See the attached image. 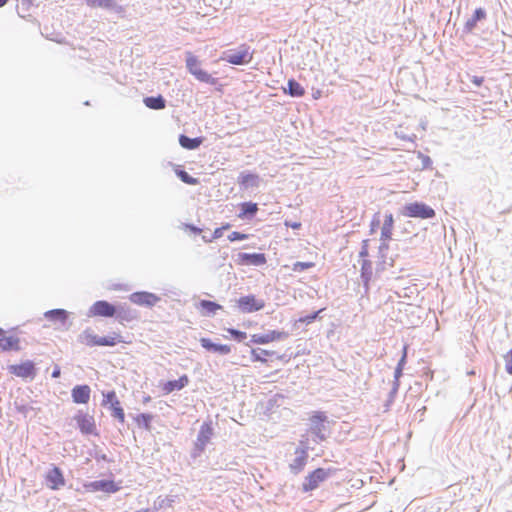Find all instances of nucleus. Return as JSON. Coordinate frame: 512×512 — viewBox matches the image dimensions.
<instances>
[{
  "label": "nucleus",
  "instance_id": "f3484780",
  "mask_svg": "<svg viewBox=\"0 0 512 512\" xmlns=\"http://www.w3.org/2000/svg\"><path fill=\"white\" fill-rule=\"evenodd\" d=\"M213 435V427L211 422H204L199 430L195 447L199 452L204 451L206 445L209 443Z\"/></svg>",
  "mask_w": 512,
  "mask_h": 512
},
{
  "label": "nucleus",
  "instance_id": "58836bf2",
  "mask_svg": "<svg viewBox=\"0 0 512 512\" xmlns=\"http://www.w3.org/2000/svg\"><path fill=\"white\" fill-rule=\"evenodd\" d=\"M201 346L208 351H215L216 344L213 343L209 338L200 339Z\"/></svg>",
  "mask_w": 512,
  "mask_h": 512
},
{
  "label": "nucleus",
  "instance_id": "4468645a",
  "mask_svg": "<svg viewBox=\"0 0 512 512\" xmlns=\"http://www.w3.org/2000/svg\"><path fill=\"white\" fill-rule=\"evenodd\" d=\"M47 487L51 490H59L65 485V478L61 469L53 466L45 475Z\"/></svg>",
  "mask_w": 512,
  "mask_h": 512
},
{
  "label": "nucleus",
  "instance_id": "bb28decb",
  "mask_svg": "<svg viewBox=\"0 0 512 512\" xmlns=\"http://www.w3.org/2000/svg\"><path fill=\"white\" fill-rule=\"evenodd\" d=\"M361 277L364 282L366 289L369 287L370 280L372 278V263L371 261L364 259L361 265Z\"/></svg>",
  "mask_w": 512,
  "mask_h": 512
},
{
  "label": "nucleus",
  "instance_id": "c9c22d12",
  "mask_svg": "<svg viewBox=\"0 0 512 512\" xmlns=\"http://www.w3.org/2000/svg\"><path fill=\"white\" fill-rule=\"evenodd\" d=\"M227 332L237 341H243L247 338L246 332L234 329V328H228Z\"/></svg>",
  "mask_w": 512,
  "mask_h": 512
},
{
  "label": "nucleus",
  "instance_id": "412c9836",
  "mask_svg": "<svg viewBox=\"0 0 512 512\" xmlns=\"http://www.w3.org/2000/svg\"><path fill=\"white\" fill-rule=\"evenodd\" d=\"M91 389L88 385H77L72 389L71 395L74 403L87 404L90 400Z\"/></svg>",
  "mask_w": 512,
  "mask_h": 512
},
{
  "label": "nucleus",
  "instance_id": "20e7f679",
  "mask_svg": "<svg viewBox=\"0 0 512 512\" xmlns=\"http://www.w3.org/2000/svg\"><path fill=\"white\" fill-rule=\"evenodd\" d=\"M254 52L247 44H241L236 50L230 51L224 58L232 65H246L253 59Z\"/></svg>",
  "mask_w": 512,
  "mask_h": 512
},
{
  "label": "nucleus",
  "instance_id": "49530a36",
  "mask_svg": "<svg viewBox=\"0 0 512 512\" xmlns=\"http://www.w3.org/2000/svg\"><path fill=\"white\" fill-rule=\"evenodd\" d=\"M222 235H223L222 229L220 227L216 228L213 232V239H218V238L222 237Z\"/></svg>",
  "mask_w": 512,
  "mask_h": 512
},
{
  "label": "nucleus",
  "instance_id": "c85d7f7f",
  "mask_svg": "<svg viewBox=\"0 0 512 512\" xmlns=\"http://www.w3.org/2000/svg\"><path fill=\"white\" fill-rule=\"evenodd\" d=\"M238 183L244 187L255 186L258 183V176L252 173H242L238 177Z\"/></svg>",
  "mask_w": 512,
  "mask_h": 512
},
{
  "label": "nucleus",
  "instance_id": "37998d69",
  "mask_svg": "<svg viewBox=\"0 0 512 512\" xmlns=\"http://www.w3.org/2000/svg\"><path fill=\"white\" fill-rule=\"evenodd\" d=\"M321 311H322V309L317 311V312H315V313H313V314H311V315H308V316H305L303 318H300L299 321L302 322V323H308V324L312 323L317 318L318 314Z\"/></svg>",
  "mask_w": 512,
  "mask_h": 512
},
{
  "label": "nucleus",
  "instance_id": "473e14b6",
  "mask_svg": "<svg viewBox=\"0 0 512 512\" xmlns=\"http://www.w3.org/2000/svg\"><path fill=\"white\" fill-rule=\"evenodd\" d=\"M152 419L153 416L151 414L142 413L138 415L135 420L139 425H143L145 429L149 430Z\"/></svg>",
  "mask_w": 512,
  "mask_h": 512
},
{
  "label": "nucleus",
  "instance_id": "9b49d317",
  "mask_svg": "<svg viewBox=\"0 0 512 512\" xmlns=\"http://www.w3.org/2000/svg\"><path fill=\"white\" fill-rule=\"evenodd\" d=\"M265 302L257 299L254 295L240 297L237 300V307L243 313H252L263 309Z\"/></svg>",
  "mask_w": 512,
  "mask_h": 512
},
{
  "label": "nucleus",
  "instance_id": "603ef678",
  "mask_svg": "<svg viewBox=\"0 0 512 512\" xmlns=\"http://www.w3.org/2000/svg\"><path fill=\"white\" fill-rule=\"evenodd\" d=\"M4 334V330L0 327V335Z\"/></svg>",
  "mask_w": 512,
  "mask_h": 512
},
{
  "label": "nucleus",
  "instance_id": "6ab92c4d",
  "mask_svg": "<svg viewBox=\"0 0 512 512\" xmlns=\"http://www.w3.org/2000/svg\"><path fill=\"white\" fill-rule=\"evenodd\" d=\"M296 458L290 463L289 468L292 473L299 474L306 466L308 459V452L305 448H298L295 451Z\"/></svg>",
  "mask_w": 512,
  "mask_h": 512
},
{
  "label": "nucleus",
  "instance_id": "f03ea898",
  "mask_svg": "<svg viewBox=\"0 0 512 512\" xmlns=\"http://www.w3.org/2000/svg\"><path fill=\"white\" fill-rule=\"evenodd\" d=\"M335 473V469L328 468H316L305 477L302 483V490L304 492H310L319 487L331 474Z\"/></svg>",
  "mask_w": 512,
  "mask_h": 512
},
{
  "label": "nucleus",
  "instance_id": "c756f323",
  "mask_svg": "<svg viewBox=\"0 0 512 512\" xmlns=\"http://www.w3.org/2000/svg\"><path fill=\"white\" fill-rule=\"evenodd\" d=\"M179 142H180V145L183 148L195 149V148L199 147V145L201 144V139H199V138H189V137H187L185 135H181L180 138H179Z\"/></svg>",
  "mask_w": 512,
  "mask_h": 512
},
{
  "label": "nucleus",
  "instance_id": "ddd939ff",
  "mask_svg": "<svg viewBox=\"0 0 512 512\" xmlns=\"http://www.w3.org/2000/svg\"><path fill=\"white\" fill-rule=\"evenodd\" d=\"M115 314V306L105 300L96 301L89 310V315L93 317H113Z\"/></svg>",
  "mask_w": 512,
  "mask_h": 512
},
{
  "label": "nucleus",
  "instance_id": "cd10ccee",
  "mask_svg": "<svg viewBox=\"0 0 512 512\" xmlns=\"http://www.w3.org/2000/svg\"><path fill=\"white\" fill-rule=\"evenodd\" d=\"M241 258L244 261H246L247 263H250L253 265H263L266 263V257L262 253H254V254L244 253L241 255Z\"/></svg>",
  "mask_w": 512,
  "mask_h": 512
},
{
  "label": "nucleus",
  "instance_id": "ea45409f",
  "mask_svg": "<svg viewBox=\"0 0 512 512\" xmlns=\"http://www.w3.org/2000/svg\"><path fill=\"white\" fill-rule=\"evenodd\" d=\"M247 238H248L247 234H243V233H240V232H237V231H234V232H232L231 234L228 235V240L230 242L245 240Z\"/></svg>",
  "mask_w": 512,
  "mask_h": 512
},
{
  "label": "nucleus",
  "instance_id": "6e6552de",
  "mask_svg": "<svg viewBox=\"0 0 512 512\" xmlns=\"http://www.w3.org/2000/svg\"><path fill=\"white\" fill-rule=\"evenodd\" d=\"M393 229H394V217L391 213H388L385 215L384 222L381 227V235H380L381 244L379 246V251L381 253L386 252L389 249L388 242L392 238Z\"/></svg>",
  "mask_w": 512,
  "mask_h": 512
},
{
  "label": "nucleus",
  "instance_id": "c03bdc74",
  "mask_svg": "<svg viewBox=\"0 0 512 512\" xmlns=\"http://www.w3.org/2000/svg\"><path fill=\"white\" fill-rule=\"evenodd\" d=\"M359 255L361 258H364V259H366L369 256L368 240L363 241Z\"/></svg>",
  "mask_w": 512,
  "mask_h": 512
},
{
  "label": "nucleus",
  "instance_id": "2f4dec72",
  "mask_svg": "<svg viewBox=\"0 0 512 512\" xmlns=\"http://www.w3.org/2000/svg\"><path fill=\"white\" fill-rule=\"evenodd\" d=\"M258 211V206L256 203L252 202H244L241 204V213L238 215L240 218H243L246 215L253 216Z\"/></svg>",
  "mask_w": 512,
  "mask_h": 512
},
{
  "label": "nucleus",
  "instance_id": "864d4df0",
  "mask_svg": "<svg viewBox=\"0 0 512 512\" xmlns=\"http://www.w3.org/2000/svg\"><path fill=\"white\" fill-rule=\"evenodd\" d=\"M318 96H319V92L314 95V98H318Z\"/></svg>",
  "mask_w": 512,
  "mask_h": 512
},
{
  "label": "nucleus",
  "instance_id": "8fccbe9b",
  "mask_svg": "<svg viewBox=\"0 0 512 512\" xmlns=\"http://www.w3.org/2000/svg\"><path fill=\"white\" fill-rule=\"evenodd\" d=\"M59 375H60V370L59 369L54 370L53 373H52V377H54V378L58 377Z\"/></svg>",
  "mask_w": 512,
  "mask_h": 512
},
{
  "label": "nucleus",
  "instance_id": "2eb2a0df",
  "mask_svg": "<svg viewBox=\"0 0 512 512\" xmlns=\"http://www.w3.org/2000/svg\"><path fill=\"white\" fill-rule=\"evenodd\" d=\"M129 299L136 305L146 307H152L156 305L160 300L157 295L146 291L134 292L129 296Z\"/></svg>",
  "mask_w": 512,
  "mask_h": 512
},
{
  "label": "nucleus",
  "instance_id": "a211bd4d",
  "mask_svg": "<svg viewBox=\"0 0 512 512\" xmlns=\"http://www.w3.org/2000/svg\"><path fill=\"white\" fill-rule=\"evenodd\" d=\"M9 372L21 378H33L35 375V367L33 362L25 361L20 364L9 366Z\"/></svg>",
  "mask_w": 512,
  "mask_h": 512
},
{
  "label": "nucleus",
  "instance_id": "4c0bfd02",
  "mask_svg": "<svg viewBox=\"0 0 512 512\" xmlns=\"http://www.w3.org/2000/svg\"><path fill=\"white\" fill-rule=\"evenodd\" d=\"M406 356H407V346H404V349H403V355L398 363V366L396 368V372H395V376L396 377H399L402 373V369H403V366L405 364V361H406Z\"/></svg>",
  "mask_w": 512,
  "mask_h": 512
},
{
  "label": "nucleus",
  "instance_id": "393cba45",
  "mask_svg": "<svg viewBox=\"0 0 512 512\" xmlns=\"http://www.w3.org/2000/svg\"><path fill=\"white\" fill-rule=\"evenodd\" d=\"M288 88L284 89V93L289 94L292 97H302L305 94L304 87L295 81L294 79H290L287 83Z\"/></svg>",
  "mask_w": 512,
  "mask_h": 512
},
{
  "label": "nucleus",
  "instance_id": "a18cd8bd",
  "mask_svg": "<svg viewBox=\"0 0 512 512\" xmlns=\"http://www.w3.org/2000/svg\"><path fill=\"white\" fill-rule=\"evenodd\" d=\"M472 83L476 86H481L484 82V78L481 76H473L471 79Z\"/></svg>",
  "mask_w": 512,
  "mask_h": 512
},
{
  "label": "nucleus",
  "instance_id": "79ce46f5",
  "mask_svg": "<svg viewBox=\"0 0 512 512\" xmlns=\"http://www.w3.org/2000/svg\"><path fill=\"white\" fill-rule=\"evenodd\" d=\"M219 354L227 355L231 352V346L227 344H216L215 351Z\"/></svg>",
  "mask_w": 512,
  "mask_h": 512
},
{
  "label": "nucleus",
  "instance_id": "b1692460",
  "mask_svg": "<svg viewBox=\"0 0 512 512\" xmlns=\"http://www.w3.org/2000/svg\"><path fill=\"white\" fill-rule=\"evenodd\" d=\"M44 316L49 321L65 324L68 318V313L64 309H54L45 312Z\"/></svg>",
  "mask_w": 512,
  "mask_h": 512
},
{
  "label": "nucleus",
  "instance_id": "f8f14e48",
  "mask_svg": "<svg viewBox=\"0 0 512 512\" xmlns=\"http://www.w3.org/2000/svg\"><path fill=\"white\" fill-rule=\"evenodd\" d=\"M84 488L88 492L102 491L108 494L116 493L121 489L120 485L113 480H97L85 483Z\"/></svg>",
  "mask_w": 512,
  "mask_h": 512
},
{
  "label": "nucleus",
  "instance_id": "09e8293b",
  "mask_svg": "<svg viewBox=\"0 0 512 512\" xmlns=\"http://www.w3.org/2000/svg\"><path fill=\"white\" fill-rule=\"evenodd\" d=\"M230 227H231V225L229 223H226V224H223L220 228L222 229V232H223L224 230H228Z\"/></svg>",
  "mask_w": 512,
  "mask_h": 512
},
{
  "label": "nucleus",
  "instance_id": "72a5a7b5",
  "mask_svg": "<svg viewBox=\"0 0 512 512\" xmlns=\"http://www.w3.org/2000/svg\"><path fill=\"white\" fill-rule=\"evenodd\" d=\"M177 175L178 177L186 184H189V185H196L199 183L198 179L197 178H194L192 176H190L186 171L184 170H178L177 171Z\"/></svg>",
  "mask_w": 512,
  "mask_h": 512
},
{
  "label": "nucleus",
  "instance_id": "a19ab883",
  "mask_svg": "<svg viewBox=\"0 0 512 512\" xmlns=\"http://www.w3.org/2000/svg\"><path fill=\"white\" fill-rule=\"evenodd\" d=\"M326 418L327 417L323 412H316L311 416L310 420L312 423L322 424L324 421H326Z\"/></svg>",
  "mask_w": 512,
  "mask_h": 512
},
{
  "label": "nucleus",
  "instance_id": "3c124183",
  "mask_svg": "<svg viewBox=\"0 0 512 512\" xmlns=\"http://www.w3.org/2000/svg\"><path fill=\"white\" fill-rule=\"evenodd\" d=\"M8 3V0H0V7L5 6Z\"/></svg>",
  "mask_w": 512,
  "mask_h": 512
},
{
  "label": "nucleus",
  "instance_id": "de8ad7c7",
  "mask_svg": "<svg viewBox=\"0 0 512 512\" xmlns=\"http://www.w3.org/2000/svg\"><path fill=\"white\" fill-rule=\"evenodd\" d=\"M285 225L290 226L293 229H299L301 227V223H299V222H295V223H291V224H289L288 222H285Z\"/></svg>",
  "mask_w": 512,
  "mask_h": 512
},
{
  "label": "nucleus",
  "instance_id": "39448f33",
  "mask_svg": "<svg viewBox=\"0 0 512 512\" xmlns=\"http://www.w3.org/2000/svg\"><path fill=\"white\" fill-rule=\"evenodd\" d=\"M74 421L76 422L77 428L82 434L94 436L99 435L96 421L93 415L83 411H78V413L74 416Z\"/></svg>",
  "mask_w": 512,
  "mask_h": 512
},
{
  "label": "nucleus",
  "instance_id": "dca6fc26",
  "mask_svg": "<svg viewBox=\"0 0 512 512\" xmlns=\"http://www.w3.org/2000/svg\"><path fill=\"white\" fill-rule=\"evenodd\" d=\"M21 339L16 334L0 335V353L21 350Z\"/></svg>",
  "mask_w": 512,
  "mask_h": 512
},
{
  "label": "nucleus",
  "instance_id": "e433bc0d",
  "mask_svg": "<svg viewBox=\"0 0 512 512\" xmlns=\"http://www.w3.org/2000/svg\"><path fill=\"white\" fill-rule=\"evenodd\" d=\"M505 370L508 374L512 375V349H510L505 355Z\"/></svg>",
  "mask_w": 512,
  "mask_h": 512
},
{
  "label": "nucleus",
  "instance_id": "7c9ffc66",
  "mask_svg": "<svg viewBox=\"0 0 512 512\" xmlns=\"http://www.w3.org/2000/svg\"><path fill=\"white\" fill-rule=\"evenodd\" d=\"M86 3L91 8L110 9L115 6L114 0H86Z\"/></svg>",
  "mask_w": 512,
  "mask_h": 512
},
{
  "label": "nucleus",
  "instance_id": "423d86ee",
  "mask_svg": "<svg viewBox=\"0 0 512 512\" xmlns=\"http://www.w3.org/2000/svg\"><path fill=\"white\" fill-rule=\"evenodd\" d=\"M403 215L412 218L428 219L435 216V211L424 203L414 202L404 207Z\"/></svg>",
  "mask_w": 512,
  "mask_h": 512
},
{
  "label": "nucleus",
  "instance_id": "f704fd0d",
  "mask_svg": "<svg viewBox=\"0 0 512 512\" xmlns=\"http://www.w3.org/2000/svg\"><path fill=\"white\" fill-rule=\"evenodd\" d=\"M314 266V262H295L292 266V270L294 272H302L304 270L313 268Z\"/></svg>",
  "mask_w": 512,
  "mask_h": 512
},
{
  "label": "nucleus",
  "instance_id": "9d476101",
  "mask_svg": "<svg viewBox=\"0 0 512 512\" xmlns=\"http://www.w3.org/2000/svg\"><path fill=\"white\" fill-rule=\"evenodd\" d=\"M250 357L253 362L266 363L269 359H276L281 362H288L284 354H277L273 350H267L262 348H252L250 351Z\"/></svg>",
  "mask_w": 512,
  "mask_h": 512
},
{
  "label": "nucleus",
  "instance_id": "aec40b11",
  "mask_svg": "<svg viewBox=\"0 0 512 512\" xmlns=\"http://www.w3.org/2000/svg\"><path fill=\"white\" fill-rule=\"evenodd\" d=\"M189 383V378L187 375H182L177 380H171L163 383L161 385V390L163 394L168 395L176 390H181L186 387Z\"/></svg>",
  "mask_w": 512,
  "mask_h": 512
},
{
  "label": "nucleus",
  "instance_id": "5701e85b",
  "mask_svg": "<svg viewBox=\"0 0 512 512\" xmlns=\"http://www.w3.org/2000/svg\"><path fill=\"white\" fill-rule=\"evenodd\" d=\"M486 18V12L483 8H477L473 15L471 16V18H469L465 25H464V29L467 33H471L474 28L476 27L477 25V22L478 21H481V20H484Z\"/></svg>",
  "mask_w": 512,
  "mask_h": 512
},
{
  "label": "nucleus",
  "instance_id": "4be33fe9",
  "mask_svg": "<svg viewBox=\"0 0 512 512\" xmlns=\"http://www.w3.org/2000/svg\"><path fill=\"white\" fill-rule=\"evenodd\" d=\"M196 307L199 310L200 314L203 316L214 315L216 314L217 311L222 309V306L220 304H217L216 302L209 300L199 301Z\"/></svg>",
  "mask_w": 512,
  "mask_h": 512
},
{
  "label": "nucleus",
  "instance_id": "0eeeda50",
  "mask_svg": "<svg viewBox=\"0 0 512 512\" xmlns=\"http://www.w3.org/2000/svg\"><path fill=\"white\" fill-rule=\"evenodd\" d=\"M102 405L109 406L112 416L120 423L123 424L125 422V413L115 391L112 390L103 394Z\"/></svg>",
  "mask_w": 512,
  "mask_h": 512
},
{
  "label": "nucleus",
  "instance_id": "1a4fd4ad",
  "mask_svg": "<svg viewBox=\"0 0 512 512\" xmlns=\"http://www.w3.org/2000/svg\"><path fill=\"white\" fill-rule=\"evenodd\" d=\"M288 337L285 331L271 330L267 333H256L250 336V342L256 345H264L272 342L280 341Z\"/></svg>",
  "mask_w": 512,
  "mask_h": 512
},
{
  "label": "nucleus",
  "instance_id": "a878e982",
  "mask_svg": "<svg viewBox=\"0 0 512 512\" xmlns=\"http://www.w3.org/2000/svg\"><path fill=\"white\" fill-rule=\"evenodd\" d=\"M143 102L146 105V107L153 110H161L164 109L166 106V102L161 95L157 97H146L144 98Z\"/></svg>",
  "mask_w": 512,
  "mask_h": 512
},
{
  "label": "nucleus",
  "instance_id": "f257e3e1",
  "mask_svg": "<svg viewBox=\"0 0 512 512\" xmlns=\"http://www.w3.org/2000/svg\"><path fill=\"white\" fill-rule=\"evenodd\" d=\"M80 342L86 346H114L118 343L123 342L119 334L109 337H99L93 330L86 329L79 337Z\"/></svg>",
  "mask_w": 512,
  "mask_h": 512
},
{
  "label": "nucleus",
  "instance_id": "7ed1b4c3",
  "mask_svg": "<svg viewBox=\"0 0 512 512\" xmlns=\"http://www.w3.org/2000/svg\"><path fill=\"white\" fill-rule=\"evenodd\" d=\"M186 67L188 71L199 81L209 84H216V79L201 68V63L191 52L186 54Z\"/></svg>",
  "mask_w": 512,
  "mask_h": 512
}]
</instances>
